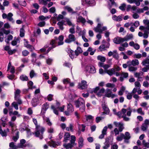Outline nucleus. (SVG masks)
Masks as SVG:
<instances>
[{"label":"nucleus","instance_id":"20e7f679","mask_svg":"<svg viewBox=\"0 0 149 149\" xmlns=\"http://www.w3.org/2000/svg\"><path fill=\"white\" fill-rule=\"evenodd\" d=\"M103 25V23L100 22L98 24L97 26L93 29L96 32H99L102 33V32L107 29V27L106 26H102Z\"/></svg>","mask_w":149,"mask_h":149},{"label":"nucleus","instance_id":"864d4df0","mask_svg":"<svg viewBox=\"0 0 149 149\" xmlns=\"http://www.w3.org/2000/svg\"><path fill=\"white\" fill-rule=\"evenodd\" d=\"M49 145L51 146H52L53 147H55L57 145L56 143L52 141H51L49 142Z\"/></svg>","mask_w":149,"mask_h":149},{"label":"nucleus","instance_id":"680f3d73","mask_svg":"<svg viewBox=\"0 0 149 149\" xmlns=\"http://www.w3.org/2000/svg\"><path fill=\"white\" fill-rule=\"evenodd\" d=\"M85 116L86 119L87 121L88 120H92L93 118V117L91 115H86Z\"/></svg>","mask_w":149,"mask_h":149},{"label":"nucleus","instance_id":"ea45409f","mask_svg":"<svg viewBox=\"0 0 149 149\" xmlns=\"http://www.w3.org/2000/svg\"><path fill=\"white\" fill-rule=\"evenodd\" d=\"M29 76L30 77L32 78L36 76V74L34 70H31L30 72Z\"/></svg>","mask_w":149,"mask_h":149},{"label":"nucleus","instance_id":"b1692460","mask_svg":"<svg viewBox=\"0 0 149 149\" xmlns=\"http://www.w3.org/2000/svg\"><path fill=\"white\" fill-rule=\"evenodd\" d=\"M74 145H75L70 142V143H69L67 144H63V146L67 149L71 148Z\"/></svg>","mask_w":149,"mask_h":149},{"label":"nucleus","instance_id":"412c9836","mask_svg":"<svg viewBox=\"0 0 149 149\" xmlns=\"http://www.w3.org/2000/svg\"><path fill=\"white\" fill-rule=\"evenodd\" d=\"M70 137V134L68 132H65L64 137V139L63 141L65 142H67L69 140Z\"/></svg>","mask_w":149,"mask_h":149},{"label":"nucleus","instance_id":"f257e3e1","mask_svg":"<svg viewBox=\"0 0 149 149\" xmlns=\"http://www.w3.org/2000/svg\"><path fill=\"white\" fill-rule=\"evenodd\" d=\"M143 22L146 26H140L139 27V29L141 30L144 31V33L143 36L144 38L146 39L148 37V33H149V20L144 19Z\"/></svg>","mask_w":149,"mask_h":149},{"label":"nucleus","instance_id":"aec40b11","mask_svg":"<svg viewBox=\"0 0 149 149\" xmlns=\"http://www.w3.org/2000/svg\"><path fill=\"white\" fill-rule=\"evenodd\" d=\"M65 10H67L68 12L71 13L72 14H74L76 13V12L74 11L73 9L70 7L68 6H66L64 7Z\"/></svg>","mask_w":149,"mask_h":149},{"label":"nucleus","instance_id":"58836bf2","mask_svg":"<svg viewBox=\"0 0 149 149\" xmlns=\"http://www.w3.org/2000/svg\"><path fill=\"white\" fill-rule=\"evenodd\" d=\"M73 125L72 124H69V127H66V130L67 131H71L72 132L73 131Z\"/></svg>","mask_w":149,"mask_h":149},{"label":"nucleus","instance_id":"7c9ffc66","mask_svg":"<svg viewBox=\"0 0 149 149\" xmlns=\"http://www.w3.org/2000/svg\"><path fill=\"white\" fill-rule=\"evenodd\" d=\"M9 146L10 148L9 149H17V146H16L15 145L14 143L12 142L9 143Z\"/></svg>","mask_w":149,"mask_h":149},{"label":"nucleus","instance_id":"ddd939ff","mask_svg":"<svg viewBox=\"0 0 149 149\" xmlns=\"http://www.w3.org/2000/svg\"><path fill=\"white\" fill-rule=\"evenodd\" d=\"M102 108L104 111V112L103 113L106 114H109L110 112V110L107 106L106 104L104 103L102 104Z\"/></svg>","mask_w":149,"mask_h":149},{"label":"nucleus","instance_id":"4d7b16f0","mask_svg":"<svg viewBox=\"0 0 149 149\" xmlns=\"http://www.w3.org/2000/svg\"><path fill=\"white\" fill-rule=\"evenodd\" d=\"M142 143L143 145L145 147L147 148H149V143L148 142H146L145 140H143L142 141Z\"/></svg>","mask_w":149,"mask_h":149},{"label":"nucleus","instance_id":"4468645a","mask_svg":"<svg viewBox=\"0 0 149 149\" xmlns=\"http://www.w3.org/2000/svg\"><path fill=\"white\" fill-rule=\"evenodd\" d=\"M26 142V141L24 139H22L20 141V143L18 144L17 146V147L18 148H23L26 146L24 144Z\"/></svg>","mask_w":149,"mask_h":149},{"label":"nucleus","instance_id":"0e129e2a","mask_svg":"<svg viewBox=\"0 0 149 149\" xmlns=\"http://www.w3.org/2000/svg\"><path fill=\"white\" fill-rule=\"evenodd\" d=\"M125 6L126 4L125 3H123L119 7V8L122 10L124 11L125 10Z\"/></svg>","mask_w":149,"mask_h":149},{"label":"nucleus","instance_id":"f8f14e48","mask_svg":"<svg viewBox=\"0 0 149 149\" xmlns=\"http://www.w3.org/2000/svg\"><path fill=\"white\" fill-rule=\"evenodd\" d=\"M127 109H126L123 108L121 109V112L122 113L121 117L123 118L124 120L126 121H128L130 120V118L126 116V115L125 113Z\"/></svg>","mask_w":149,"mask_h":149},{"label":"nucleus","instance_id":"8fccbe9b","mask_svg":"<svg viewBox=\"0 0 149 149\" xmlns=\"http://www.w3.org/2000/svg\"><path fill=\"white\" fill-rule=\"evenodd\" d=\"M20 79L21 80L23 81H27L28 79V77L24 75H22L20 76Z\"/></svg>","mask_w":149,"mask_h":149},{"label":"nucleus","instance_id":"9d476101","mask_svg":"<svg viewBox=\"0 0 149 149\" xmlns=\"http://www.w3.org/2000/svg\"><path fill=\"white\" fill-rule=\"evenodd\" d=\"M86 82L85 81H82L80 83H79L78 88L81 89H84L87 88V85Z\"/></svg>","mask_w":149,"mask_h":149},{"label":"nucleus","instance_id":"79ce46f5","mask_svg":"<svg viewBox=\"0 0 149 149\" xmlns=\"http://www.w3.org/2000/svg\"><path fill=\"white\" fill-rule=\"evenodd\" d=\"M97 59L102 62H104L106 60V58L100 55L97 56Z\"/></svg>","mask_w":149,"mask_h":149},{"label":"nucleus","instance_id":"6ab92c4d","mask_svg":"<svg viewBox=\"0 0 149 149\" xmlns=\"http://www.w3.org/2000/svg\"><path fill=\"white\" fill-rule=\"evenodd\" d=\"M25 41V43L24 44V45L25 47L29 48L30 49V51H32L34 49L33 47H32L31 45L28 44V42L26 40H24Z\"/></svg>","mask_w":149,"mask_h":149},{"label":"nucleus","instance_id":"c85d7f7f","mask_svg":"<svg viewBox=\"0 0 149 149\" xmlns=\"http://www.w3.org/2000/svg\"><path fill=\"white\" fill-rule=\"evenodd\" d=\"M21 93L19 89H17L16 90L15 92V98L16 99L17 98H19L20 96V94Z\"/></svg>","mask_w":149,"mask_h":149},{"label":"nucleus","instance_id":"49530a36","mask_svg":"<svg viewBox=\"0 0 149 149\" xmlns=\"http://www.w3.org/2000/svg\"><path fill=\"white\" fill-rule=\"evenodd\" d=\"M51 108L53 110L54 113L56 115H58V113L55 107L53 105H52L51 106Z\"/></svg>","mask_w":149,"mask_h":149},{"label":"nucleus","instance_id":"6e6d98bb","mask_svg":"<svg viewBox=\"0 0 149 149\" xmlns=\"http://www.w3.org/2000/svg\"><path fill=\"white\" fill-rule=\"evenodd\" d=\"M13 14L11 13H9L7 15V19L9 21H11L13 20L12 17Z\"/></svg>","mask_w":149,"mask_h":149},{"label":"nucleus","instance_id":"37998d69","mask_svg":"<svg viewBox=\"0 0 149 149\" xmlns=\"http://www.w3.org/2000/svg\"><path fill=\"white\" fill-rule=\"evenodd\" d=\"M65 20L68 25L69 26H72V27H74L75 25L72 23L71 21L68 18H65Z\"/></svg>","mask_w":149,"mask_h":149},{"label":"nucleus","instance_id":"473e14b6","mask_svg":"<svg viewBox=\"0 0 149 149\" xmlns=\"http://www.w3.org/2000/svg\"><path fill=\"white\" fill-rule=\"evenodd\" d=\"M137 69V68L135 67L134 66H128V70L130 72H134L136 71Z\"/></svg>","mask_w":149,"mask_h":149},{"label":"nucleus","instance_id":"393cba45","mask_svg":"<svg viewBox=\"0 0 149 149\" xmlns=\"http://www.w3.org/2000/svg\"><path fill=\"white\" fill-rule=\"evenodd\" d=\"M83 142L84 139L83 138L81 137H79L78 141L79 147V148H81L83 147Z\"/></svg>","mask_w":149,"mask_h":149},{"label":"nucleus","instance_id":"052dcab7","mask_svg":"<svg viewBox=\"0 0 149 149\" xmlns=\"http://www.w3.org/2000/svg\"><path fill=\"white\" fill-rule=\"evenodd\" d=\"M146 67L143 68L142 69V70L143 72H146L148 70H149V65L146 66Z\"/></svg>","mask_w":149,"mask_h":149},{"label":"nucleus","instance_id":"69168bd1","mask_svg":"<svg viewBox=\"0 0 149 149\" xmlns=\"http://www.w3.org/2000/svg\"><path fill=\"white\" fill-rule=\"evenodd\" d=\"M56 11V9L55 7H52L49 9V11L50 13H54Z\"/></svg>","mask_w":149,"mask_h":149},{"label":"nucleus","instance_id":"f704fd0d","mask_svg":"<svg viewBox=\"0 0 149 149\" xmlns=\"http://www.w3.org/2000/svg\"><path fill=\"white\" fill-rule=\"evenodd\" d=\"M70 137L71 140H70V142L75 145H76V143H75L76 140V137L74 135H71Z\"/></svg>","mask_w":149,"mask_h":149},{"label":"nucleus","instance_id":"9b49d317","mask_svg":"<svg viewBox=\"0 0 149 149\" xmlns=\"http://www.w3.org/2000/svg\"><path fill=\"white\" fill-rule=\"evenodd\" d=\"M86 70L89 72L92 73H94L96 72L95 68L93 66H87L86 67Z\"/></svg>","mask_w":149,"mask_h":149},{"label":"nucleus","instance_id":"13d9d810","mask_svg":"<svg viewBox=\"0 0 149 149\" xmlns=\"http://www.w3.org/2000/svg\"><path fill=\"white\" fill-rule=\"evenodd\" d=\"M126 109L127 111H128L127 113V115L128 116H130L132 112V110L131 109L130 107H129Z\"/></svg>","mask_w":149,"mask_h":149},{"label":"nucleus","instance_id":"5701e85b","mask_svg":"<svg viewBox=\"0 0 149 149\" xmlns=\"http://www.w3.org/2000/svg\"><path fill=\"white\" fill-rule=\"evenodd\" d=\"M114 69L113 68H112L109 70H105V72L107 73L109 75L111 76L115 74Z\"/></svg>","mask_w":149,"mask_h":149},{"label":"nucleus","instance_id":"bb28decb","mask_svg":"<svg viewBox=\"0 0 149 149\" xmlns=\"http://www.w3.org/2000/svg\"><path fill=\"white\" fill-rule=\"evenodd\" d=\"M124 134L123 133H120V135L116 138V140L118 141H122L124 139Z\"/></svg>","mask_w":149,"mask_h":149},{"label":"nucleus","instance_id":"f3484780","mask_svg":"<svg viewBox=\"0 0 149 149\" xmlns=\"http://www.w3.org/2000/svg\"><path fill=\"white\" fill-rule=\"evenodd\" d=\"M49 107V105L47 103L44 104L42 106L41 114L43 115L45 113L46 110Z\"/></svg>","mask_w":149,"mask_h":149},{"label":"nucleus","instance_id":"1a4fd4ad","mask_svg":"<svg viewBox=\"0 0 149 149\" xmlns=\"http://www.w3.org/2000/svg\"><path fill=\"white\" fill-rule=\"evenodd\" d=\"M113 42L116 44H119L124 42V40L123 38L117 37L113 39Z\"/></svg>","mask_w":149,"mask_h":149},{"label":"nucleus","instance_id":"09e8293b","mask_svg":"<svg viewBox=\"0 0 149 149\" xmlns=\"http://www.w3.org/2000/svg\"><path fill=\"white\" fill-rule=\"evenodd\" d=\"M13 38V37L11 35H9L8 36L7 38L5 40V41L7 43H8L10 40H12Z\"/></svg>","mask_w":149,"mask_h":149},{"label":"nucleus","instance_id":"39448f33","mask_svg":"<svg viewBox=\"0 0 149 149\" xmlns=\"http://www.w3.org/2000/svg\"><path fill=\"white\" fill-rule=\"evenodd\" d=\"M16 117L15 116H13L11 117V121L8 122L10 126L12 127V133H13L14 130H15L14 127L15 126V125L14 122L16 120Z\"/></svg>","mask_w":149,"mask_h":149},{"label":"nucleus","instance_id":"de8ad7c7","mask_svg":"<svg viewBox=\"0 0 149 149\" xmlns=\"http://www.w3.org/2000/svg\"><path fill=\"white\" fill-rule=\"evenodd\" d=\"M105 91V89L104 88H102L99 91V92L97 93V95L100 96H101L103 94Z\"/></svg>","mask_w":149,"mask_h":149},{"label":"nucleus","instance_id":"dca6fc26","mask_svg":"<svg viewBox=\"0 0 149 149\" xmlns=\"http://www.w3.org/2000/svg\"><path fill=\"white\" fill-rule=\"evenodd\" d=\"M64 39V37L62 36H60L58 38H56V40L58 42V45H63V42Z\"/></svg>","mask_w":149,"mask_h":149},{"label":"nucleus","instance_id":"4be33fe9","mask_svg":"<svg viewBox=\"0 0 149 149\" xmlns=\"http://www.w3.org/2000/svg\"><path fill=\"white\" fill-rule=\"evenodd\" d=\"M77 22L84 24L86 22V19L81 16H79L77 19Z\"/></svg>","mask_w":149,"mask_h":149},{"label":"nucleus","instance_id":"2f4dec72","mask_svg":"<svg viewBox=\"0 0 149 149\" xmlns=\"http://www.w3.org/2000/svg\"><path fill=\"white\" fill-rule=\"evenodd\" d=\"M141 64L143 66H146L147 64L149 65V58H147L143 60Z\"/></svg>","mask_w":149,"mask_h":149},{"label":"nucleus","instance_id":"bf43d9fd","mask_svg":"<svg viewBox=\"0 0 149 149\" xmlns=\"http://www.w3.org/2000/svg\"><path fill=\"white\" fill-rule=\"evenodd\" d=\"M24 35V30L23 28H21L20 31V36L21 37H23Z\"/></svg>","mask_w":149,"mask_h":149},{"label":"nucleus","instance_id":"3c124183","mask_svg":"<svg viewBox=\"0 0 149 149\" xmlns=\"http://www.w3.org/2000/svg\"><path fill=\"white\" fill-rule=\"evenodd\" d=\"M11 105L16 110H18V104L17 102H14L12 103Z\"/></svg>","mask_w":149,"mask_h":149},{"label":"nucleus","instance_id":"e2e57ef3","mask_svg":"<svg viewBox=\"0 0 149 149\" xmlns=\"http://www.w3.org/2000/svg\"><path fill=\"white\" fill-rule=\"evenodd\" d=\"M63 84H69L70 83V79H69L67 78L64 79L63 81Z\"/></svg>","mask_w":149,"mask_h":149},{"label":"nucleus","instance_id":"774afa93","mask_svg":"<svg viewBox=\"0 0 149 149\" xmlns=\"http://www.w3.org/2000/svg\"><path fill=\"white\" fill-rule=\"evenodd\" d=\"M53 95L52 94H50L47 96V99L49 101H51L53 100Z\"/></svg>","mask_w":149,"mask_h":149},{"label":"nucleus","instance_id":"a18cd8bd","mask_svg":"<svg viewBox=\"0 0 149 149\" xmlns=\"http://www.w3.org/2000/svg\"><path fill=\"white\" fill-rule=\"evenodd\" d=\"M131 24L133 26H134L135 28H137L139 25L140 23L138 21H136L134 23L131 22Z\"/></svg>","mask_w":149,"mask_h":149},{"label":"nucleus","instance_id":"cd10ccee","mask_svg":"<svg viewBox=\"0 0 149 149\" xmlns=\"http://www.w3.org/2000/svg\"><path fill=\"white\" fill-rule=\"evenodd\" d=\"M64 22L63 21H62L60 22H58L57 24L59 26V28L60 29L63 30L64 29V27L63 26V25L64 24Z\"/></svg>","mask_w":149,"mask_h":149},{"label":"nucleus","instance_id":"603ef678","mask_svg":"<svg viewBox=\"0 0 149 149\" xmlns=\"http://www.w3.org/2000/svg\"><path fill=\"white\" fill-rule=\"evenodd\" d=\"M143 73L142 72H141V73L135 72L134 73V76L137 78H138L139 77H140V76H143Z\"/></svg>","mask_w":149,"mask_h":149},{"label":"nucleus","instance_id":"c03bdc74","mask_svg":"<svg viewBox=\"0 0 149 149\" xmlns=\"http://www.w3.org/2000/svg\"><path fill=\"white\" fill-rule=\"evenodd\" d=\"M131 136L130 135L129 133L128 132H126L125 133L124 135V139H129L130 138Z\"/></svg>","mask_w":149,"mask_h":149},{"label":"nucleus","instance_id":"a19ab883","mask_svg":"<svg viewBox=\"0 0 149 149\" xmlns=\"http://www.w3.org/2000/svg\"><path fill=\"white\" fill-rule=\"evenodd\" d=\"M19 41L18 38H15L14 40L12 42V45L13 46L16 45L17 42H19Z\"/></svg>","mask_w":149,"mask_h":149},{"label":"nucleus","instance_id":"7ed1b4c3","mask_svg":"<svg viewBox=\"0 0 149 149\" xmlns=\"http://www.w3.org/2000/svg\"><path fill=\"white\" fill-rule=\"evenodd\" d=\"M35 129V132L33 134L35 136L41 139H42L43 138V135L45 130V128L41 126Z\"/></svg>","mask_w":149,"mask_h":149},{"label":"nucleus","instance_id":"6e6552de","mask_svg":"<svg viewBox=\"0 0 149 149\" xmlns=\"http://www.w3.org/2000/svg\"><path fill=\"white\" fill-rule=\"evenodd\" d=\"M128 66L132 65L134 66H138L139 64V62L138 60L134 59L132 60L131 61H130L127 62Z\"/></svg>","mask_w":149,"mask_h":149},{"label":"nucleus","instance_id":"c756f323","mask_svg":"<svg viewBox=\"0 0 149 149\" xmlns=\"http://www.w3.org/2000/svg\"><path fill=\"white\" fill-rule=\"evenodd\" d=\"M140 105L141 107L144 108L145 109L147 110L149 107L148 106V103L146 102H143L141 103L140 104Z\"/></svg>","mask_w":149,"mask_h":149},{"label":"nucleus","instance_id":"0eeeda50","mask_svg":"<svg viewBox=\"0 0 149 149\" xmlns=\"http://www.w3.org/2000/svg\"><path fill=\"white\" fill-rule=\"evenodd\" d=\"M76 40V38L75 36L73 34H70L69 35L68 38L65 40V42L69 43L75 41Z\"/></svg>","mask_w":149,"mask_h":149},{"label":"nucleus","instance_id":"423d86ee","mask_svg":"<svg viewBox=\"0 0 149 149\" xmlns=\"http://www.w3.org/2000/svg\"><path fill=\"white\" fill-rule=\"evenodd\" d=\"M74 111V109L73 106L71 104H68L67 107V110L64 112L65 115L68 116L73 112Z\"/></svg>","mask_w":149,"mask_h":149},{"label":"nucleus","instance_id":"338daca9","mask_svg":"<svg viewBox=\"0 0 149 149\" xmlns=\"http://www.w3.org/2000/svg\"><path fill=\"white\" fill-rule=\"evenodd\" d=\"M29 53V52L26 50H24L22 52V55L24 56H27Z\"/></svg>","mask_w":149,"mask_h":149},{"label":"nucleus","instance_id":"2eb2a0df","mask_svg":"<svg viewBox=\"0 0 149 149\" xmlns=\"http://www.w3.org/2000/svg\"><path fill=\"white\" fill-rule=\"evenodd\" d=\"M107 127L105 126L103 129L102 131V134L99 136V138L100 139H102L103 138L105 135L107 134Z\"/></svg>","mask_w":149,"mask_h":149},{"label":"nucleus","instance_id":"c9c22d12","mask_svg":"<svg viewBox=\"0 0 149 149\" xmlns=\"http://www.w3.org/2000/svg\"><path fill=\"white\" fill-rule=\"evenodd\" d=\"M113 111L114 114L117 116H118L119 117H121L122 116V113L121 112L119 111L117 113L116 112V110L115 109H113Z\"/></svg>","mask_w":149,"mask_h":149},{"label":"nucleus","instance_id":"f03ea898","mask_svg":"<svg viewBox=\"0 0 149 149\" xmlns=\"http://www.w3.org/2000/svg\"><path fill=\"white\" fill-rule=\"evenodd\" d=\"M74 104L76 107L79 108L81 112H83L85 111V101L82 98H80L75 101Z\"/></svg>","mask_w":149,"mask_h":149},{"label":"nucleus","instance_id":"a211bd4d","mask_svg":"<svg viewBox=\"0 0 149 149\" xmlns=\"http://www.w3.org/2000/svg\"><path fill=\"white\" fill-rule=\"evenodd\" d=\"M112 18L113 20L119 22L122 20L123 17L121 15L117 16L116 15H114L112 17Z\"/></svg>","mask_w":149,"mask_h":149},{"label":"nucleus","instance_id":"a878e982","mask_svg":"<svg viewBox=\"0 0 149 149\" xmlns=\"http://www.w3.org/2000/svg\"><path fill=\"white\" fill-rule=\"evenodd\" d=\"M133 35L132 34L127 35L125 37L123 38L124 42L132 39L133 38Z\"/></svg>","mask_w":149,"mask_h":149},{"label":"nucleus","instance_id":"5fc2aeb1","mask_svg":"<svg viewBox=\"0 0 149 149\" xmlns=\"http://www.w3.org/2000/svg\"><path fill=\"white\" fill-rule=\"evenodd\" d=\"M148 127V125H145L143 123L141 126V130L143 131H145L147 130Z\"/></svg>","mask_w":149,"mask_h":149},{"label":"nucleus","instance_id":"4c0bfd02","mask_svg":"<svg viewBox=\"0 0 149 149\" xmlns=\"http://www.w3.org/2000/svg\"><path fill=\"white\" fill-rule=\"evenodd\" d=\"M51 0H39V3L40 4H42L44 5L47 4V2H49Z\"/></svg>","mask_w":149,"mask_h":149},{"label":"nucleus","instance_id":"e433bc0d","mask_svg":"<svg viewBox=\"0 0 149 149\" xmlns=\"http://www.w3.org/2000/svg\"><path fill=\"white\" fill-rule=\"evenodd\" d=\"M136 111L138 113L141 115H144L145 114V113L144 111H143L141 107L138 109Z\"/></svg>","mask_w":149,"mask_h":149},{"label":"nucleus","instance_id":"72a5a7b5","mask_svg":"<svg viewBox=\"0 0 149 149\" xmlns=\"http://www.w3.org/2000/svg\"><path fill=\"white\" fill-rule=\"evenodd\" d=\"M86 3L91 4V6L94 5L95 4V2L94 0H84Z\"/></svg>","mask_w":149,"mask_h":149}]
</instances>
